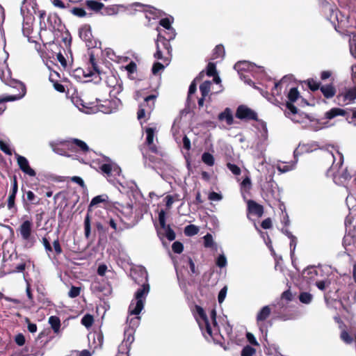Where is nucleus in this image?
I'll use <instances>...</instances> for the list:
<instances>
[{
    "label": "nucleus",
    "instance_id": "c9c22d12",
    "mask_svg": "<svg viewBox=\"0 0 356 356\" xmlns=\"http://www.w3.org/2000/svg\"><path fill=\"white\" fill-rule=\"evenodd\" d=\"M108 199V197L106 195H100L95 196V197H93L92 199V200L89 204V209L95 205H97L99 203L107 202Z\"/></svg>",
    "mask_w": 356,
    "mask_h": 356
},
{
    "label": "nucleus",
    "instance_id": "b1692460",
    "mask_svg": "<svg viewBox=\"0 0 356 356\" xmlns=\"http://www.w3.org/2000/svg\"><path fill=\"white\" fill-rule=\"evenodd\" d=\"M218 120L220 122L225 121L228 126L232 125L234 121L231 108H225L223 111L218 114Z\"/></svg>",
    "mask_w": 356,
    "mask_h": 356
},
{
    "label": "nucleus",
    "instance_id": "ea45409f",
    "mask_svg": "<svg viewBox=\"0 0 356 356\" xmlns=\"http://www.w3.org/2000/svg\"><path fill=\"white\" fill-rule=\"evenodd\" d=\"M199 232V227L194 225H187L184 228V234L186 236H192L197 234Z\"/></svg>",
    "mask_w": 356,
    "mask_h": 356
},
{
    "label": "nucleus",
    "instance_id": "6e6552de",
    "mask_svg": "<svg viewBox=\"0 0 356 356\" xmlns=\"http://www.w3.org/2000/svg\"><path fill=\"white\" fill-rule=\"evenodd\" d=\"M133 329L124 330V339L119 346L118 353L116 356H129L130 346L134 341Z\"/></svg>",
    "mask_w": 356,
    "mask_h": 356
},
{
    "label": "nucleus",
    "instance_id": "4d7b16f0",
    "mask_svg": "<svg viewBox=\"0 0 356 356\" xmlns=\"http://www.w3.org/2000/svg\"><path fill=\"white\" fill-rule=\"evenodd\" d=\"M172 249L175 253L180 254L183 251L184 246L181 242L175 241L172 245Z\"/></svg>",
    "mask_w": 356,
    "mask_h": 356
},
{
    "label": "nucleus",
    "instance_id": "e2e57ef3",
    "mask_svg": "<svg viewBox=\"0 0 356 356\" xmlns=\"http://www.w3.org/2000/svg\"><path fill=\"white\" fill-rule=\"evenodd\" d=\"M165 66L164 65L160 63H155L153 65L152 71L154 74H156L159 71L163 70L164 69Z\"/></svg>",
    "mask_w": 356,
    "mask_h": 356
},
{
    "label": "nucleus",
    "instance_id": "c85d7f7f",
    "mask_svg": "<svg viewBox=\"0 0 356 356\" xmlns=\"http://www.w3.org/2000/svg\"><path fill=\"white\" fill-rule=\"evenodd\" d=\"M346 114V111L339 108H332L330 111H327L325 114L326 119L331 120L338 115L344 116Z\"/></svg>",
    "mask_w": 356,
    "mask_h": 356
},
{
    "label": "nucleus",
    "instance_id": "a211bd4d",
    "mask_svg": "<svg viewBox=\"0 0 356 356\" xmlns=\"http://www.w3.org/2000/svg\"><path fill=\"white\" fill-rule=\"evenodd\" d=\"M248 211L249 213L254 215L259 218L264 214V207L252 200L247 202Z\"/></svg>",
    "mask_w": 356,
    "mask_h": 356
},
{
    "label": "nucleus",
    "instance_id": "c756f323",
    "mask_svg": "<svg viewBox=\"0 0 356 356\" xmlns=\"http://www.w3.org/2000/svg\"><path fill=\"white\" fill-rule=\"evenodd\" d=\"M271 313V309L268 305L263 307L257 315V321H264L266 320Z\"/></svg>",
    "mask_w": 356,
    "mask_h": 356
},
{
    "label": "nucleus",
    "instance_id": "6e6d98bb",
    "mask_svg": "<svg viewBox=\"0 0 356 356\" xmlns=\"http://www.w3.org/2000/svg\"><path fill=\"white\" fill-rule=\"evenodd\" d=\"M340 337H341L342 341H343L345 343H348V344L351 343L353 342V337L346 330H343L341 332Z\"/></svg>",
    "mask_w": 356,
    "mask_h": 356
},
{
    "label": "nucleus",
    "instance_id": "f8f14e48",
    "mask_svg": "<svg viewBox=\"0 0 356 356\" xmlns=\"http://www.w3.org/2000/svg\"><path fill=\"white\" fill-rule=\"evenodd\" d=\"M102 171L106 175L108 181L114 184V179L116 176H119L121 172L120 167L115 163H104L100 167Z\"/></svg>",
    "mask_w": 356,
    "mask_h": 356
},
{
    "label": "nucleus",
    "instance_id": "6ab92c4d",
    "mask_svg": "<svg viewBox=\"0 0 356 356\" xmlns=\"http://www.w3.org/2000/svg\"><path fill=\"white\" fill-rule=\"evenodd\" d=\"M157 234L161 240L166 238L170 241L175 240L176 236L175 232L171 229L170 225L159 227L157 229Z\"/></svg>",
    "mask_w": 356,
    "mask_h": 356
},
{
    "label": "nucleus",
    "instance_id": "f257e3e1",
    "mask_svg": "<svg viewBox=\"0 0 356 356\" xmlns=\"http://www.w3.org/2000/svg\"><path fill=\"white\" fill-rule=\"evenodd\" d=\"M142 273L145 275V282L136 291L134 298L129 306V316L127 320L128 327L125 329H133V331L136 330L140 323V317L138 315L143 309L146 298L149 292L147 273L144 270Z\"/></svg>",
    "mask_w": 356,
    "mask_h": 356
},
{
    "label": "nucleus",
    "instance_id": "864d4df0",
    "mask_svg": "<svg viewBox=\"0 0 356 356\" xmlns=\"http://www.w3.org/2000/svg\"><path fill=\"white\" fill-rule=\"evenodd\" d=\"M93 318L90 314L85 315L81 319V323L86 327H89L92 325Z\"/></svg>",
    "mask_w": 356,
    "mask_h": 356
},
{
    "label": "nucleus",
    "instance_id": "338daca9",
    "mask_svg": "<svg viewBox=\"0 0 356 356\" xmlns=\"http://www.w3.org/2000/svg\"><path fill=\"white\" fill-rule=\"evenodd\" d=\"M54 249L57 254H60L62 252V248L58 239L53 242Z\"/></svg>",
    "mask_w": 356,
    "mask_h": 356
},
{
    "label": "nucleus",
    "instance_id": "423d86ee",
    "mask_svg": "<svg viewBox=\"0 0 356 356\" xmlns=\"http://www.w3.org/2000/svg\"><path fill=\"white\" fill-rule=\"evenodd\" d=\"M32 227L31 221L27 220L24 221L19 227V231L23 241H25V247L30 248L33 246L35 238L32 236Z\"/></svg>",
    "mask_w": 356,
    "mask_h": 356
},
{
    "label": "nucleus",
    "instance_id": "a878e982",
    "mask_svg": "<svg viewBox=\"0 0 356 356\" xmlns=\"http://www.w3.org/2000/svg\"><path fill=\"white\" fill-rule=\"evenodd\" d=\"M172 22L168 18H163L160 20L159 24L167 31H171V35L168 38H165L168 41L173 40L176 36V32L175 29L171 26Z\"/></svg>",
    "mask_w": 356,
    "mask_h": 356
},
{
    "label": "nucleus",
    "instance_id": "f3484780",
    "mask_svg": "<svg viewBox=\"0 0 356 356\" xmlns=\"http://www.w3.org/2000/svg\"><path fill=\"white\" fill-rule=\"evenodd\" d=\"M79 37L81 40L86 42V45L88 47H92L93 44L92 43V32L91 29L89 25H83L79 29Z\"/></svg>",
    "mask_w": 356,
    "mask_h": 356
},
{
    "label": "nucleus",
    "instance_id": "9d476101",
    "mask_svg": "<svg viewBox=\"0 0 356 356\" xmlns=\"http://www.w3.org/2000/svg\"><path fill=\"white\" fill-rule=\"evenodd\" d=\"M120 105L121 101L118 98L111 100L106 99L98 104V109L104 113L110 114L118 111Z\"/></svg>",
    "mask_w": 356,
    "mask_h": 356
},
{
    "label": "nucleus",
    "instance_id": "5701e85b",
    "mask_svg": "<svg viewBox=\"0 0 356 356\" xmlns=\"http://www.w3.org/2000/svg\"><path fill=\"white\" fill-rule=\"evenodd\" d=\"M205 72L207 76L213 77V83L219 84L221 83V79L218 75L216 65L214 63L209 62L206 67Z\"/></svg>",
    "mask_w": 356,
    "mask_h": 356
},
{
    "label": "nucleus",
    "instance_id": "58836bf2",
    "mask_svg": "<svg viewBox=\"0 0 356 356\" xmlns=\"http://www.w3.org/2000/svg\"><path fill=\"white\" fill-rule=\"evenodd\" d=\"M356 242V235L355 234H346L343 239V244L344 246L350 245Z\"/></svg>",
    "mask_w": 356,
    "mask_h": 356
},
{
    "label": "nucleus",
    "instance_id": "0e129e2a",
    "mask_svg": "<svg viewBox=\"0 0 356 356\" xmlns=\"http://www.w3.org/2000/svg\"><path fill=\"white\" fill-rule=\"evenodd\" d=\"M226 294H227V287L225 286L220 291V292L218 293V299L219 303H222L224 301Z\"/></svg>",
    "mask_w": 356,
    "mask_h": 356
},
{
    "label": "nucleus",
    "instance_id": "5fc2aeb1",
    "mask_svg": "<svg viewBox=\"0 0 356 356\" xmlns=\"http://www.w3.org/2000/svg\"><path fill=\"white\" fill-rule=\"evenodd\" d=\"M208 199L210 201L218 202L222 199V195L221 193L212 191L208 194Z\"/></svg>",
    "mask_w": 356,
    "mask_h": 356
},
{
    "label": "nucleus",
    "instance_id": "de8ad7c7",
    "mask_svg": "<svg viewBox=\"0 0 356 356\" xmlns=\"http://www.w3.org/2000/svg\"><path fill=\"white\" fill-rule=\"evenodd\" d=\"M225 54V49L222 44L217 45L214 49L213 56L214 58L222 57Z\"/></svg>",
    "mask_w": 356,
    "mask_h": 356
},
{
    "label": "nucleus",
    "instance_id": "774afa93",
    "mask_svg": "<svg viewBox=\"0 0 356 356\" xmlns=\"http://www.w3.org/2000/svg\"><path fill=\"white\" fill-rule=\"evenodd\" d=\"M15 342L19 346H23L25 343V338L22 334H18L15 337Z\"/></svg>",
    "mask_w": 356,
    "mask_h": 356
},
{
    "label": "nucleus",
    "instance_id": "4c0bfd02",
    "mask_svg": "<svg viewBox=\"0 0 356 356\" xmlns=\"http://www.w3.org/2000/svg\"><path fill=\"white\" fill-rule=\"evenodd\" d=\"M308 88L313 92L318 90L321 88V83L314 79H308L305 81Z\"/></svg>",
    "mask_w": 356,
    "mask_h": 356
},
{
    "label": "nucleus",
    "instance_id": "680f3d73",
    "mask_svg": "<svg viewBox=\"0 0 356 356\" xmlns=\"http://www.w3.org/2000/svg\"><path fill=\"white\" fill-rule=\"evenodd\" d=\"M159 222L160 227L167 225L165 224V212L163 210L160 211L159 213Z\"/></svg>",
    "mask_w": 356,
    "mask_h": 356
},
{
    "label": "nucleus",
    "instance_id": "473e14b6",
    "mask_svg": "<svg viewBox=\"0 0 356 356\" xmlns=\"http://www.w3.org/2000/svg\"><path fill=\"white\" fill-rule=\"evenodd\" d=\"M86 5L87 7L91 10L98 12L104 6L102 3L93 1V0H88L86 1Z\"/></svg>",
    "mask_w": 356,
    "mask_h": 356
},
{
    "label": "nucleus",
    "instance_id": "a18cd8bd",
    "mask_svg": "<svg viewBox=\"0 0 356 356\" xmlns=\"http://www.w3.org/2000/svg\"><path fill=\"white\" fill-rule=\"evenodd\" d=\"M26 197L28 201L33 204H38L40 203V198H38L31 191L26 192Z\"/></svg>",
    "mask_w": 356,
    "mask_h": 356
},
{
    "label": "nucleus",
    "instance_id": "9b49d317",
    "mask_svg": "<svg viewBox=\"0 0 356 356\" xmlns=\"http://www.w3.org/2000/svg\"><path fill=\"white\" fill-rule=\"evenodd\" d=\"M15 87H19L20 92L15 95H8L3 98H0V115H1L6 109L5 102L15 101L22 99L26 94L25 86L21 82H15Z\"/></svg>",
    "mask_w": 356,
    "mask_h": 356
},
{
    "label": "nucleus",
    "instance_id": "7c9ffc66",
    "mask_svg": "<svg viewBox=\"0 0 356 356\" xmlns=\"http://www.w3.org/2000/svg\"><path fill=\"white\" fill-rule=\"evenodd\" d=\"M49 323L51 325L54 332L56 334L60 333V320L58 316H51L49 318Z\"/></svg>",
    "mask_w": 356,
    "mask_h": 356
},
{
    "label": "nucleus",
    "instance_id": "ddd939ff",
    "mask_svg": "<svg viewBox=\"0 0 356 356\" xmlns=\"http://www.w3.org/2000/svg\"><path fill=\"white\" fill-rule=\"evenodd\" d=\"M67 146L74 149L76 152L87 154L92 152L88 145L83 140L77 138H72L67 141Z\"/></svg>",
    "mask_w": 356,
    "mask_h": 356
},
{
    "label": "nucleus",
    "instance_id": "bf43d9fd",
    "mask_svg": "<svg viewBox=\"0 0 356 356\" xmlns=\"http://www.w3.org/2000/svg\"><path fill=\"white\" fill-rule=\"evenodd\" d=\"M227 264V259L224 254H220L218 257L216 259V265L222 268L225 267Z\"/></svg>",
    "mask_w": 356,
    "mask_h": 356
},
{
    "label": "nucleus",
    "instance_id": "49530a36",
    "mask_svg": "<svg viewBox=\"0 0 356 356\" xmlns=\"http://www.w3.org/2000/svg\"><path fill=\"white\" fill-rule=\"evenodd\" d=\"M84 229L85 236L86 238H88L90 235V218L88 214L86 215L84 220Z\"/></svg>",
    "mask_w": 356,
    "mask_h": 356
},
{
    "label": "nucleus",
    "instance_id": "bb28decb",
    "mask_svg": "<svg viewBox=\"0 0 356 356\" xmlns=\"http://www.w3.org/2000/svg\"><path fill=\"white\" fill-rule=\"evenodd\" d=\"M320 90L326 99L332 98L336 94V89L332 84L321 86Z\"/></svg>",
    "mask_w": 356,
    "mask_h": 356
},
{
    "label": "nucleus",
    "instance_id": "79ce46f5",
    "mask_svg": "<svg viewBox=\"0 0 356 356\" xmlns=\"http://www.w3.org/2000/svg\"><path fill=\"white\" fill-rule=\"evenodd\" d=\"M250 66V63L249 62L243 60L237 62L234 65V68L237 71H245L249 69Z\"/></svg>",
    "mask_w": 356,
    "mask_h": 356
},
{
    "label": "nucleus",
    "instance_id": "aec40b11",
    "mask_svg": "<svg viewBox=\"0 0 356 356\" xmlns=\"http://www.w3.org/2000/svg\"><path fill=\"white\" fill-rule=\"evenodd\" d=\"M154 128L148 127L146 129V144L152 152L157 154L159 153V149L156 145L154 143Z\"/></svg>",
    "mask_w": 356,
    "mask_h": 356
},
{
    "label": "nucleus",
    "instance_id": "2f4dec72",
    "mask_svg": "<svg viewBox=\"0 0 356 356\" xmlns=\"http://www.w3.org/2000/svg\"><path fill=\"white\" fill-rule=\"evenodd\" d=\"M203 242H204V246L205 248H211L212 250L216 251L217 250V245L214 242L213 236L211 234L207 233L205 236L202 237Z\"/></svg>",
    "mask_w": 356,
    "mask_h": 356
},
{
    "label": "nucleus",
    "instance_id": "f03ea898",
    "mask_svg": "<svg viewBox=\"0 0 356 356\" xmlns=\"http://www.w3.org/2000/svg\"><path fill=\"white\" fill-rule=\"evenodd\" d=\"M195 289H200V282H195L193 280L189 281L188 287L186 288V298L191 312L197 325L200 327V301L198 298L197 293H195L194 295L192 293L193 291Z\"/></svg>",
    "mask_w": 356,
    "mask_h": 356
},
{
    "label": "nucleus",
    "instance_id": "39448f33",
    "mask_svg": "<svg viewBox=\"0 0 356 356\" xmlns=\"http://www.w3.org/2000/svg\"><path fill=\"white\" fill-rule=\"evenodd\" d=\"M286 97L288 101H286L285 103H281L277 99H275L276 102L280 103L282 105H284L286 109L289 111L288 112H286V115H296L298 113V108L296 106H294L293 103L296 102L300 98H301L302 101L304 102L307 105L309 104L305 99L302 98L296 87H293L290 88Z\"/></svg>",
    "mask_w": 356,
    "mask_h": 356
},
{
    "label": "nucleus",
    "instance_id": "cd10ccee",
    "mask_svg": "<svg viewBox=\"0 0 356 356\" xmlns=\"http://www.w3.org/2000/svg\"><path fill=\"white\" fill-rule=\"evenodd\" d=\"M318 275V270L313 267L308 268L303 272V277L307 283L313 282Z\"/></svg>",
    "mask_w": 356,
    "mask_h": 356
},
{
    "label": "nucleus",
    "instance_id": "4be33fe9",
    "mask_svg": "<svg viewBox=\"0 0 356 356\" xmlns=\"http://www.w3.org/2000/svg\"><path fill=\"white\" fill-rule=\"evenodd\" d=\"M17 190H18L17 182L16 179L15 178L13 184L12 191L10 192V193L8 196V204H7L8 209L9 210L12 211L13 213L17 211V208L15 207V200L16 194L17 193Z\"/></svg>",
    "mask_w": 356,
    "mask_h": 356
},
{
    "label": "nucleus",
    "instance_id": "20e7f679",
    "mask_svg": "<svg viewBox=\"0 0 356 356\" xmlns=\"http://www.w3.org/2000/svg\"><path fill=\"white\" fill-rule=\"evenodd\" d=\"M235 116L236 118L244 120V121H256L259 122L262 126L263 129L266 130V124L265 122L259 120L258 115L257 112H255L252 108H249L248 106L241 104L239 105L236 111Z\"/></svg>",
    "mask_w": 356,
    "mask_h": 356
},
{
    "label": "nucleus",
    "instance_id": "4468645a",
    "mask_svg": "<svg viewBox=\"0 0 356 356\" xmlns=\"http://www.w3.org/2000/svg\"><path fill=\"white\" fill-rule=\"evenodd\" d=\"M17 165L19 169L26 175L29 177H35L36 175L35 171L31 168L29 161L23 156L15 154Z\"/></svg>",
    "mask_w": 356,
    "mask_h": 356
},
{
    "label": "nucleus",
    "instance_id": "13d9d810",
    "mask_svg": "<svg viewBox=\"0 0 356 356\" xmlns=\"http://www.w3.org/2000/svg\"><path fill=\"white\" fill-rule=\"evenodd\" d=\"M81 289L77 286H72L68 292L69 297L74 298L79 296Z\"/></svg>",
    "mask_w": 356,
    "mask_h": 356
},
{
    "label": "nucleus",
    "instance_id": "393cba45",
    "mask_svg": "<svg viewBox=\"0 0 356 356\" xmlns=\"http://www.w3.org/2000/svg\"><path fill=\"white\" fill-rule=\"evenodd\" d=\"M343 97L344 101H349V102H353L356 99V86L349 88L344 94H339L337 96L338 100Z\"/></svg>",
    "mask_w": 356,
    "mask_h": 356
},
{
    "label": "nucleus",
    "instance_id": "a19ab883",
    "mask_svg": "<svg viewBox=\"0 0 356 356\" xmlns=\"http://www.w3.org/2000/svg\"><path fill=\"white\" fill-rule=\"evenodd\" d=\"M295 163L291 164H286V163H282L278 164L277 169L281 172H286L293 169Z\"/></svg>",
    "mask_w": 356,
    "mask_h": 356
},
{
    "label": "nucleus",
    "instance_id": "3c124183",
    "mask_svg": "<svg viewBox=\"0 0 356 356\" xmlns=\"http://www.w3.org/2000/svg\"><path fill=\"white\" fill-rule=\"evenodd\" d=\"M226 166L234 175H241V170L238 165L229 162L227 163Z\"/></svg>",
    "mask_w": 356,
    "mask_h": 356
},
{
    "label": "nucleus",
    "instance_id": "37998d69",
    "mask_svg": "<svg viewBox=\"0 0 356 356\" xmlns=\"http://www.w3.org/2000/svg\"><path fill=\"white\" fill-rule=\"evenodd\" d=\"M256 353V349L253 347L246 345L241 350V356H253Z\"/></svg>",
    "mask_w": 356,
    "mask_h": 356
},
{
    "label": "nucleus",
    "instance_id": "0eeeda50",
    "mask_svg": "<svg viewBox=\"0 0 356 356\" xmlns=\"http://www.w3.org/2000/svg\"><path fill=\"white\" fill-rule=\"evenodd\" d=\"M161 45H162L163 48L167 51V53L169 55L171 54L172 48L169 41L166 40L164 36L159 33L156 41V51L154 54V57L156 59L163 60L165 63V65H168L170 60L168 58L163 57Z\"/></svg>",
    "mask_w": 356,
    "mask_h": 356
},
{
    "label": "nucleus",
    "instance_id": "69168bd1",
    "mask_svg": "<svg viewBox=\"0 0 356 356\" xmlns=\"http://www.w3.org/2000/svg\"><path fill=\"white\" fill-rule=\"evenodd\" d=\"M261 226L263 229H265L271 228V227H272L271 219L270 218H268L264 220L261 222Z\"/></svg>",
    "mask_w": 356,
    "mask_h": 356
},
{
    "label": "nucleus",
    "instance_id": "412c9836",
    "mask_svg": "<svg viewBox=\"0 0 356 356\" xmlns=\"http://www.w3.org/2000/svg\"><path fill=\"white\" fill-rule=\"evenodd\" d=\"M107 83L109 87L113 89L110 91L111 95L115 96L122 91V86L119 83L118 80L113 75L108 76Z\"/></svg>",
    "mask_w": 356,
    "mask_h": 356
},
{
    "label": "nucleus",
    "instance_id": "c03bdc74",
    "mask_svg": "<svg viewBox=\"0 0 356 356\" xmlns=\"http://www.w3.org/2000/svg\"><path fill=\"white\" fill-rule=\"evenodd\" d=\"M299 300L302 303L309 304L312 300V295L307 292H302L299 296Z\"/></svg>",
    "mask_w": 356,
    "mask_h": 356
},
{
    "label": "nucleus",
    "instance_id": "72a5a7b5",
    "mask_svg": "<svg viewBox=\"0 0 356 356\" xmlns=\"http://www.w3.org/2000/svg\"><path fill=\"white\" fill-rule=\"evenodd\" d=\"M211 81H205L202 83V106L204 104V98L207 96L211 91Z\"/></svg>",
    "mask_w": 356,
    "mask_h": 356
},
{
    "label": "nucleus",
    "instance_id": "603ef678",
    "mask_svg": "<svg viewBox=\"0 0 356 356\" xmlns=\"http://www.w3.org/2000/svg\"><path fill=\"white\" fill-rule=\"evenodd\" d=\"M0 149L7 155H12L13 152L9 147V145L0 139Z\"/></svg>",
    "mask_w": 356,
    "mask_h": 356
},
{
    "label": "nucleus",
    "instance_id": "dca6fc26",
    "mask_svg": "<svg viewBox=\"0 0 356 356\" xmlns=\"http://www.w3.org/2000/svg\"><path fill=\"white\" fill-rule=\"evenodd\" d=\"M200 81V73L191 82L188 92V97L186 100L187 107L190 110L194 106V102H192V96L195 93L197 90V83Z\"/></svg>",
    "mask_w": 356,
    "mask_h": 356
},
{
    "label": "nucleus",
    "instance_id": "09e8293b",
    "mask_svg": "<svg viewBox=\"0 0 356 356\" xmlns=\"http://www.w3.org/2000/svg\"><path fill=\"white\" fill-rule=\"evenodd\" d=\"M70 11L74 15L79 17H85L87 15L85 10L82 8H77V7L72 8Z\"/></svg>",
    "mask_w": 356,
    "mask_h": 356
},
{
    "label": "nucleus",
    "instance_id": "052dcab7",
    "mask_svg": "<svg viewBox=\"0 0 356 356\" xmlns=\"http://www.w3.org/2000/svg\"><path fill=\"white\" fill-rule=\"evenodd\" d=\"M246 338L248 341L252 346H259V343L257 342L256 338L254 337V334L251 332H247L246 333Z\"/></svg>",
    "mask_w": 356,
    "mask_h": 356
},
{
    "label": "nucleus",
    "instance_id": "f704fd0d",
    "mask_svg": "<svg viewBox=\"0 0 356 356\" xmlns=\"http://www.w3.org/2000/svg\"><path fill=\"white\" fill-rule=\"evenodd\" d=\"M284 83V79L278 82H275L273 88L271 89V95L273 97H280L282 95V86Z\"/></svg>",
    "mask_w": 356,
    "mask_h": 356
},
{
    "label": "nucleus",
    "instance_id": "8fccbe9b",
    "mask_svg": "<svg viewBox=\"0 0 356 356\" xmlns=\"http://www.w3.org/2000/svg\"><path fill=\"white\" fill-rule=\"evenodd\" d=\"M122 215H124L127 219H130L133 214V207L128 204L127 206L123 207L122 211Z\"/></svg>",
    "mask_w": 356,
    "mask_h": 356
},
{
    "label": "nucleus",
    "instance_id": "2eb2a0df",
    "mask_svg": "<svg viewBox=\"0 0 356 356\" xmlns=\"http://www.w3.org/2000/svg\"><path fill=\"white\" fill-rule=\"evenodd\" d=\"M109 226L114 229L116 233L122 232L126 229H129L134 225V223L130 224L124 222L122 219L110 218L108 221Z\"/></svg>",
    "mask_w": 356,
    "mask_h": 356
},
{
    "label": "nucleus",
    "instance_id": "e433bc0d",
    "mask_svg": "<svg viewBox=\"0 0 356 356\" xmlns=\"http://www.w3.org/2000/svg\"><path fill=\"white\" fill-rule=\"evenodd\" d=\"M202 161L209 166H213L215 163V159L211 154L209 152H204L203 154H202Z\"/></svg>",
    "mask_w": 356,
    "mask_h": 356
},
{
    "label": "nucleus",
    "instance_id": "7ed1b4c3",
    "mask_svg": "<svg viewBox=\"0 0 356 356\" xmlns=\"http://www.w3.org/2000/svg\"><path fill=\"white\" fill-rule=\"evenodd\" d=\"M211 321L208 319L206 313L202 308V332L207 339H214L218 332V326L216 321V312L214 309L210 313Z\"/></svg>",
    "mask_w": 356,
    "mask_h": 356
},
{
    "label": "nucleus",
    "instance_id": "1a4fd4ad",
    "mask_svg": "<svg viewBox=\"0 0 356 356\" xmlns=\"http://www.w3.org/2000/svg\"><path fill=\"white\" fill-rule=\"evenodd\" d=\"M156 98V95H151L145 98L144 102L140 104L137 113L138 118L139 120L143 118L145 116V113L149 114L153 111Z\"/></svg>",
    "mask_w": 356,
    "mask_h": 356
}]
</instances>
